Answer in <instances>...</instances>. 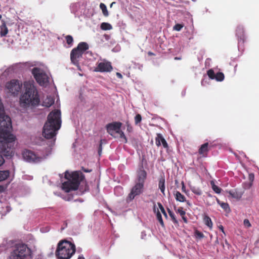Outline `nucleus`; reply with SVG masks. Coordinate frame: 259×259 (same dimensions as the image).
<instances>
[{
  "instance_id": "nucleus-1",
  "label": "nucleus",
  "mask_w": 259,
  "mask_h": 259,
  "mask_svg": "<svg viewBox=\"0 0 259 259\" xmlns=\"http://www.w3.org/2000/svg\"><path fill=\"white\" fill-rule=\"evenodd\" d=\"M12 123L10 117L6 115L5 111L0 113V142L3 143L1 152L6 157L14 155L13 142L15 137L11 134Z\"/></svg>"
},
{
  "instance_id": "nucleus-2",
  "label": "nucleus",
  "mask_w": 259,
  "mask_h": 259,
  "mask_svg": "<svg viewBox=\"0 0 259 259\" xmlns=\"http://www.w3.org/2000/svg\"><path fill=\"white\" fill-rule=\"evenodd\" d=\"M24 92L20 97V104L24 108L35 107L40 103V98L33 80L24 82Z\"/></svg>"
},
{
  "instance_id": "nucleus-3",
  "label": "nucleus",
  "mask_w": 259,
  "mask_h": 259,
  "mask_svg": "<svg viewBox=\"0 0 259 259\" xmlns=\"http://www.w3.org/2000/svg\"><path fill=\"white\" fill-rule=\"evenodd\" d=\"M61 125V111L59 110H54L51 112L44 126L42 134L44 137L48 139L53 138L57 135Z\"/></svg>"
},
{
  "instance_id": "nucleus-4",
  "label": "nucleus",
  "mask_w": 259,
  "mask_h": 259,
  "mask_svg": "<svg viewBox=\"0 0 259 259\" xmlns=\"http://www.w3.org/2000/svg\"><path fill=\"white\" fill-rule=\"evenodd\" d=\"M64 177L67 181L62 183V187L66 192L76 190L78 188L80 182L84 179L82 173L77 171L72 173L66 171Z\"/></svg>"
},
{
  "instance_id": "nucleus-5",
  "label": "nucleus",
  "mask_w": 259,
  "mask_h": 259,
  "mask_svg": "<svg viewBox=\"0 0 259 259\" xmlns=\"http://www.w3.org/2000/svg\"><path fill=\"white\" fill-rule=\"evenodd\" d=\"M75 251L74 244L67 240H62L58 244L55 254L58 259H70Z\"/></svg>"
},
{
  "instance_id": "nucleus-6",
  "label": "nucleus",
  "mask_w": 259,
  "mask_h": 259,
  "mask_svg": "<svg viewBox=\"0 0 259 259\" xmlns=\"http://www.w3.org/2000/svg\"><path fill=\"white\" fill-rule=\"evenodd\" d=\"M32 251L27 245L23 243L17 244L11 252L10 259H30Z\"/></svg>"
},
{
  "instance_id": "nucleus-7",
  "label": "nucleus",
  "mask_w": 259,
  "mask_h": 259,
  "mask_svg": "<svg viewBox=\"0 0 259 259\" xmlns=\"http://www.w3.org/2000/svg\"><path fill=\"white\" fill-rule=\"evenodd\" d=\"M89 45L85 42H79L77 47L73 49L70 53L71 63L79 68V61L82 57L83 54L89 49Z\"/></svg>"
},
{
  "instance_id": "nucleus-8",
  "label": "nucleus",
  "mask_w": 259,
  "mask_h": 259,
  "mask_svg": "<svg viewBox=\"0 0 259 259\" xmlns=\"http://www.w3.org/2000/svg\"><path fill=\"white\" fill-rule=\"evenodd\" d=\"M22 83L21 81L13 79L6 82L5 89L7 92L14 97L17 96L21 92Z\"/></svg>"
},
{
  "instance_id": "nucleus-9",
  "label": "nucleus",
  "mask_w": 259,
  "mask_h": 259,
  "mask_svg": "<svg viewBox=\"0 0 259 259\" xmlns=\"http://www.w3.org/2000/svg\"><path fill=\"white\" fill-rule=\"evenodd\" d=\"M31 73L36 82L41 86L47 85L49 82V78L46 73L41 69L34 67Z\"/></svg>"
},
{
  "instance_id": "nucleus-10",
  "label": "nucleus",
  "mask_w": 259,
  "mask_h": 259,
  "mask_svg": "<svg viewBox=\"0 0 259 259\" xmlns=\"http://www.w3.org/2000/svg\"><path fill=\"white\" fill-rule=\"evenodd\" d=\"M144 186V185L135 183V186L132 188L131 191L127 197V201H131L136 196L142 194L143 192Z\"/></svg>"
},
{
  "instance_id": "nucleus-11",
  "label": "nucleus",
  "mask_w": 259,
  "mask_h": 259,
  "mask_svg": "<svg viewBox=\"0 0 259 259\" xmlns=\"http://www.w3.org/2000/svg\"><path fill=\"white\" fill-rule=\"evenodd\" d=\"M24 159L28 162H39L42 159V158L37 156L35 153L29 150H25L23 153Z\"/></svg>"
},
{
  "instance_id": "nucleus-12",
  "label": "nucleus",
  "mask_w": 259,
  "mask_h": 259,
  "mask_svg": "<svg viewBox=\"0 0 259 259\" xmlns=\"http://www.w3.org/2000/svg\"><path fill=\"white\" fill-rule=\"evenodd\" d=\"M112 70V67L111 63L109 62H102L99 63L97 67L95 68L96 72H110Z\"/></svg>"
},
{
  "instance_id": "nucleus-13",
  "label": "nucleus",
  "mask_w": 259,
  "mask_h": 259,
  "mask_svg": "<svg viewBox=\"0 0 259 259\" xmlns=\"http://www.w3.org/2000/svg\"><path fill=\"white\" fill-rule=\"evenodd\" d=\"M147 178V172L142 166L138 171L137 179L135 183L144 185L145 181Z\"/></svg>"
},
{
  "instance_id": "nucleus-14",
  "label": "nucleus",
  "mask_w": 259,
  "mask_h": 259,
  "mask_svg": "<svg viewBox=\"0 0 259 259\" xmlns=\"http://www.w3.org/2000/svg\"><path fill=\"white\" fill-rule=\"evenodd\" d=\"M122 123L120 122H115L109 123L106 125L107 132L111 136H113L114 131L116 133L120 130Z\"/></svg>"
},
{
  "instance_id": "nucleus-15",
  "label": "nucleus",
  "mask_w": 259,
  "mask_h": 259,
  "mask_svg": "<svg viewBox=\"0 0 259 259\" xmlns=\"http://www.w3.org/2000/svg\"><path fill=\"white\" fill-rule=\"evenodd\" d=\"M155 144L158 147H159L162 144L164 148L166 149H168V145L161 134H157L156 137L155 138Z\"/></svg>"
},
{
  "instance_id": "nucleus-16",
  "label": "nucleus",
  "mask_w": 259,
  "mask_h": 259,
  "mask_svg": "<svg viewBox=\"0 0 259 259\" xmlns=\"http://www.w3.org/2000/svg\"><path fill=\"white\" fill-rule=\"evenodd\" d=\"M236 34L238 37L239 44H243L245 40L244 30L241 26H238L236 30Z\"/></svg>"
},
{
  "instance_id": "nucleus-17",
  "label": "nucleus",
  "mask_w": 259,
  "mask_h": 259,
  "mask_svg": "<svg viewBox=\"0 0 259 259\" xmlns=\"http://www.w3.org/2000/svg\"><path fill=\"white\" fill-rule=\"evenodd\" d=\"M2 25L0 26V36L4 37L8 33V29L6 25V23L4 20L2 21Z\"/></svg>"
},
{
  "instance_id": "nucleus-18",
  "label": "nucleus",
  "mask_w": 259,
  "mask_h": 259,
  "mask_svg": "<svg viewBox=\"0 0 259 259\" xmlns=\"http://www.w3.org/2000/svg\"><path fill=\"white\" fill-rule=\"evenodd\" d=\"M154 206H153V211L155 213H156V218H157V220L159 221V223L160 224V225H161V226L162 227H164V222L163 221V220H162V216H161V214L160 212V211H159L158 209H156V205L154 203Z\"/></svg>"
},
{
  "instance_id": "nucleus-19",
  "label": "nucleus",
  "mask_w": 259,
  "mask_h": 259,
  "mask_svg": "<svg viewBox=\"0 0 259 259\" xmlns=\"http://www.w3.org/2000/svg\"><path fill=\"white\" fill-rule=\"evenodd\" d=\"M208 151V143H205L202 144L200 147L198 152L199 154L205 156Z\"/></svg>"
},
{
  "instance_id": "nucleus-20",
  "label": "nucleus",
  "mask_w": 259,
  "mask_h": 259,
  "mask_svg": "<svg viewBox=\"0 0 259 259\" xmlns=\"http://www.w3.org/2000/svg\"><path fill=\"white\" fill-rule=\"evenodd\" d=\"M216 200L217 203L226 212L229 213L231 211L229 205L227 203L221 202L217 197H216Z\"/></svg>"
},
{
  "instance_id": "nucleus-21",
  "label": "nucleus",
  "mask_w": 259,
  "mask_h": 259,
  "mask_svg": "<svg viewBox=\"0 0 259 259\" xmlns=\"http://www.w3.org/2000/svg\"><path fill=\"white\" fill-rule=\"evenodd\" d=\"M10 172L9 170H0V182L7 180L10 176Z\"/></svg>"
},
{
  "instance_id": "nucleus-22",
  "label": "nucleus",
  "mask_w": 259,
  "mask_h": 259,
  "mask_svg": "<svg viewBox=\"0 0 259 259\" xmlns=\"http://www.w3.org/2000/svg\"><path fill=\"white\" fill-rule=\"evenodd\" d=\"M158 187L163 194L165 195V179L164 177H161L160 179H159Z\"/></svg>"
},
{
  "instance_id": "nucleus-23",
  "label": "nucleus",
  "mask_w": 259,
  "mask_h": 259,
  "mask_svg": "<svg viewBox=\"0 0 259 259\" xmlns=\"http://www.w3.org/2000/svg\"><path fill=\"white\" fill-rule=\"evenodd\" d=\"M175 198L177 201L183 202L186 201L185 197L182 195L179 191H177L175 194Z\"/></svg>"
},
{
  "instance_id": "nucleus-24",
  "label": "nucleus",
  "mask_w": 259,
  "mask_h": 259,
  "mask_svg": "<svg viewBox=\"0 0 259 259\" xmlns=\"http://www.w3.org/2000/svg\"><path fill=\"white\" fill-rule=\"evenodd\" d=\"M204 224L208 226L209 229H211L212 228L213 224L211 219L208 215H205L203 218Z\"/></svg>"
},
{
  "instance_id": "nucleus-25",
  "label": "nucleus",
  "mask_w": 259,
  "mask_h": 259,
  "mask_svg": "<svg viewBox=\"0 0 259 259\" xmlns=\"http://www.w3.org/2000/svg\"><path fill=\"white\" fill-rule=\"evenodd\" d=\"M100 8L102 11V13L103 15L107 17L109 16V12L107 10L106 6L104 3H100Z\"/></svg>"
},
{
  "instance_id": "nucleus-26",
  "label": "nucleus",
  "mask_w": 259,
  "mask_h": 259,
  "mask_svg": "<svg viewBox=\"0 0 259 259\" xmlns=\"http://www.w3.org/2000/svg\"><path fill=\"white\" fill-rule=\"evenodd\" d=\"M101 29L103 30H108L112 29V25L106 22H103L100 26Z\"/></svg>"
},
{
  "instance_id": "nucleus-27",
  "label": "nucleus",
  "mask_w": 259,
  "mask_h": 259,
  "mask_svg": "<svg viewBox=\"0 0 259 259\" xmlns=\"http://www.w3.org/2000/svg\"><path fill=\"white\" fill-rule=\"evenodd\" d=\"M210 185L213 191L217 194H220L221 192L222 189L217 186L213 181H210Z\"/></svg>"
},
{
  "instance_id": "nucleus-28",
  "label": "nucleus",
  "mask_w": 259,
  "mask_h": 259,
  "mask_svg": "<svg viewBox=\"0 0 259 259\" xmlns=\"http://www.w3.org/2000/svg\"><path fill=\"white\" fill-rule=\"evenodd\" d=\"M191 190L195 194L198 195V196H200L202 194V192L201 190L198 187H196L195 186L191 187Z\"/></svg>"
},
{
  "instance_id": "nucleus-29",
  "label": "nucleus",
  "mask_w": 259,
  "mask_h": 259,
  "mask_svg": "<svg viewBox=\"0 0 259 259\" xmlns=\"http://www.w3.org/2000/svg\"><path fill=\"white\" fill-rule=\"evenodd\" d=\"M65 40L66 41V43L69 46V47H71L73 45V38L70 35H67L65 36Z\"/></svg>"
},
{
  "instance_id": "nucleus-30",
  "label": "nucleus",
  "mask_w": 259,
  "mask_h": 259,
  "mask_svg": "<svg viewBox=\"0 0 259 259\" xmlns=\"http://www.w3.org/2000/svg\"><path fill=\"white\" fill-rule=\"evenodd\" d=\"M224 74L222 72H218L215 75V78L214 79H215L218 81H222L224 79Z\"/></svg>"
},
{
  "instance_id": "nucleus-31",
  "label": "nucleus",
  "mask_w": 259,
  "mask_h": 259,
  "mask_svg": "<svg viewBox=\"0 0 259 259\" xmlns=\"http://www.w3.org/2000/svg\"><path fill=\"white\" fill-rule=\"evenodd\" d=\"M167 211H168V213L169 216L170 217L173 222L175 224H177L178 223V222L175 217L174 213L172 211H171L169 208H167Z\"/></svg>"
},
{
  "instance_id": "nucleus-32",
  "label": "nucleus",
  "mask_w": 259,
  "mask_h": 259,
  "mask_svg": "<svg viewBox=\"0 0 259 259\" xmlns=\"http://www.w3.org/2000/svg\"><path fill=\"white\" fill-rule=\"evenodd\" d=\"M229 195L233 198L238 199L240 197L238 193L234 190H230L229 191Z\"/></svg>"
},
{
  "instance_id": "nucleus-33",
  "label": "nucleus",
  "mask_w": 259,
  "mask_h": 259,
  "mask_svg": "<svg viewBox=\"0 0 259 259\" xmlns=\"http://www.w3.org/2000/svg\"><path fill=\"white\" fill-rule=\"evenodd\" d=\"M158 205V207L159 208V209H160L161 212L162 213V214H163V215L164 216V217L165 218H167V213L164 209V208L163 207V206H162V204L160 202H158L157 203Z\"/></svg>"
},
{
  "instance_id": "nucleus-34",
  "label": "nucleus",
  "mask_w": 259,
  "mask_h": 259,
  "mask_svg": "<svg viewBox=\"0 0 259 259\" xmlns=\"http://www.w3.org/2000/svg\"><path fill=\"white\" fill-rule=\"evenodd\" d=\"M207 74L208 77L210 79H214L215 74L214 73V71L212 69H209L207 71Z\"/></svg>"
},
{
  "instance_id": "nucleus-35",
  "label": "nucleus",
  "mask_w": 259,
  "mask_h": 259,
  "mask_svg": "<svg viewBox=\"0 0 259 259\" xmlns=\"http://www.w3.org/2000/svg\"><path fill=\"white\" fill-rule=\"evenodd\" d=\"M117 134H118L119 135L120 138L121 139H123L124 143H127V140L126 137H125L124 133L122 131L120 130L119 131L117 132Z\"/></svg>"
},
{
  "instance_id": "nucleus-36",
  "label": "nucleus",
  "mask_w": 259,
  "mask_h": 259,
  "mask_svg": "<svg viewBox=\"0 0 259 259\" xmlns=\"http://www.w3.org/2000/svg\"><path fill=\"white\" fill-rule=\"evenodd\" d=\"M142 116L140 114H138L135 117V122L136 124H138L141 122Z\"/></svg>"
},
{
  "instance_id": "nucleus-37",
  "label": "nucleus",
  "mask_w": 259,
  "mask_h": 259,
  "mask_svg": "<svg viewBox=\"0 0 259 259\" xmlns=\"http://www.w3.org/2000/svg\"><path fill=\"white\" fill-rule=\"evenodd\" d=\"M125 125L126 126V127H127V131L128 132V133H131L133 132V127L131 125L129 121H126L125 122Z\"/></svg>"
},
{
  "instance_id": "nucleus-38",
  "label": "nucleus",
  "mask_w": 259,
  "mask_h": 259,
  "mask_svg": "<svg viewBox=\"0 0 259 259\" xmlns=\"http://www.w3.org/2000/svg\"><path fill=\"white\" fill-rule=\"evenodd\" d=\"M184 25L181 24H177L174 27V29L176 31H180L183 27Z\"/></svg>"
},
{
  "instance_id": "nucleus-39",
  "label": "nucleus",
  "mask_w": 259,
  "mask_h": 259,
  "mask_svg": "<svg viewBox=\"0 0 259 259\" xmlns=\"http://www.w3.org/2000/svg\"><path fill=\"white\" fill-rule=\"evenodd\" d=\"M195 234L196 236V237L199 238H203L204 237V234L202 232L198 230H196L195 231Z\"/></svg>"
},
{
  "instance_id": "nucleus-40",
  "label": "nucleus",
  "mask_w": 259,
  "mask_h": 259,
  "mask_svg": "<svg viewBox=\"0 0 259 259\" xmlns=\"http://www.w3.org/2000/svg\"><path fill=\"white\" fill-rule=\"evenodd\" d=\"M177 211L180 213L181 217H184V215H185L186 212L183 210V208L182 207H179Z\"/></svg>"
},
{
  "instance_id": "nucleus-41",
  "label": "nucleus",
  "mask_w": 259,
  "mask_h": 259,
  "mask_svg": "<svg viewBox=\"0 0 259 259\" xmlns=\"http://www.w3.org/2000/svg\"><path fill=\"white\" fill-rule=\"evenodd\" d=\"M103 141H105V140H101L100 142V144L98 148V154L99 155H101L102 153Z\"/></svg>"
},
{
  "instance_id": "nucleus-42",
  "label": "nucleus",
  "mask_w": 259,
  "mask_h": 259,
  "mask_svg": "<svg viewBox=\"0 0 259 259\" xmlns=\"http://www.w3.org/2000/svg\"><path fill=\"white\" fill-rule=\"evenodd\" d=\"M244 225L247 227L249 228L251 227V224L248 219H245L243 221Z\"/></svg>"
},
{
  "instance_id": "nucleus-43",
  "label": "nucleus",
  "mask_w": 259,
  "mask_h": 259,
  "mask_svg": "<svg viewBox=\"0 0 259 259\" xmlns=\"http://www.w3.org/2000/svg\"><path fill=\"white\" fill-rule=\"evenodd\" d=\"M254 176L253 174L250 173L249 174L248 179L250 182H253V181L254 180Z\"/></svg>"
},
{
  "instance_id": "nucleus-44",
  "label": "nucleus",
  "mask_w": 259,
  "mask_h": 259,
  "mask_svg": "<svg viewBox=\"0 0 259 259\" xmlns=\"http://www.w3.org/2000/svg\"><path fill=\"white\" fill-rule=\"evenodd\" d=\"M5 162V160L2 155H0V166Z\"/></svg>"
},
{
  "instance_id": "nucleus-45",
  "label": "nucleus",
  "mask_w": 259,
  "mask_h": 259,
  "mask_svg": "<svg viewBox=\"0 0 259 259\" xmlns=\"http://www.w3.org/2000/svg\"><path fill=\"white\" fill-rule=\"evenodd\" d=\"M63 225H64V226L62 227L61 228V230H64L65 229V228L67 227V222L65 221L64 222V224Z\"/></svg>"
},
{
  "instance_id": "nucleus-46",
  "label": "nucleus",
  "mask_w": 259,
  "mask_h": 259,
  "mask_svg": "<svg viewBox=\"0 0 259 259\" xmlns=\"http://www.w3.org/2000/svg\"><path fill=\"white\" fill-rule=\"evenodd\" d=\"M82 170L84 171V172H91L92 171L91 169H86V168H84L83 167L82 168Z\"/></svg>"
},
{
  "instance_id": "nucleus-47",
  "label": "nucleus",
  "mask_w": 259,
  "mask_h": 259,
  "mask_svg": "<svg viewBox=\"0 0 259 259\" xmlns=\"http://www.w3.org/2000/svg\"><path fill=\"white\" fill-rule=\"evenodd\" d=\"M116 76L119 78H122V74L120 73L117 72L116 73Z\"/></svg>"
},
{
  "instance_id": "nucleus-48",
  "label": "nucleus",
  "mask_w": 259,
  "mask_h": 259,
  "mask_svg": "<svg viewBox=\"0 0 259 259\" xmlns=\"http://www.w3.org/2000/svg\"><path fill=\"white\" fill-rule=\"evenodd\" d=\"M219 228L220 230H221V231H222L223 233H225L224 230V227H223V226L220 225V226L219 227Z\"/></svg>"
},
{
  "instance_id": "nucleus-49",
  "label": "nucleus",
  "mask_w": 259,
  "mask_h": 259,
  "mask_svg": "<svg viewBox=\"0 0 259 259\" xmlns=\"http://www.w3.org/2000/svg\"><path fill=\"white\" fill-rule=\"evenodd\" d=\"M182 219L183 220L184 222L186 223H187V218L184 215V217H182Z\"/></svg>"
},
{
  "instance_id": "nucleus-50",
  "label": "nucleus",
  "mask_w": 259,
  "mask_h": 259,
  "mask_svg": "<svg viewBox=\"0 0 259 259\" xmlns=\"http://www.w3.org/2000/svg\"><path fill=\"white\" fill-rule=\"evenodd\" d=\"M148 55L149 56H155V54L152 53V52H148Z\"/></svg>"
},
{
  "instance_id": "nucleus-51",
  "label": "nucleus",
  "mask_w": 259,
  "mask_h": 259,
  "mask_svg": "<svg viewBox=\"0 0 259 259\" xmlns=\"http://www.w3.org/2000/svg\"><path fill=\"white\" fill-rule=\"evenodd\" d=\"M4 191V187L0 185V192H2Z\"/></svg>"
},
{
  "instance_id": "nucleus-52",
  "label": "nucleus",
  "mask_w": 259,
  "mask_h": 259,
  "mask_svg": "<svg viewBox=\"0 0 259 259\" xmlns=\"http://www.w3.org/2000/svg\"><path fill=\"white\" fill-rule=\"evenodd\" d=\"M77 259H85L82 255H80Z\"/></svg>"
},
{
  "instance_id": "nucleus-53",
  "label": "nucleus",
  "mask_w": 259,
  "mask_h": 259,
  "mask_svg": "<svg viewBox=\"0 0 259 259\" xmlns=\"http://www.w3.org/2000/svg\"><path fill=\"white\" fill-rule=\"evenodd\" d=\"M182 190L183 192H185V185L184 184V183H183V186H182Z\"/></svg>"
},
{
  "instance_id": "nucleus-54",
  "label": "nucleus",
  "mask_w": 259,
  "mask_h": 259,
  "mask_svg": "<svg viewBox=\"0 0 259 259\" xmlns=\"http://www.w3.org/2000/svg\"><path fill=\"white\" fill-rule=\"evenodd\" d=\"M115 4V2H112L111 4H110V7H112L113 6V4Z\"/></svg>"
},
{
  "instance_id": "nucleus-55",
  "label": "nucleus",
  "mask_w": 259,
  "mask_h": 259,
  "mask_svg": "<svg viewBox=\"0 0 259 259\" xmlns=\"http://www.w3.org/2000/svg\"><path fill=\"white\" fill-rule=\"evenodd\" d=\"M175 60H180V59H181V58H179V57H175Z\"/></svg>"
},
{
  "instance_id": "nucleus-56",
  "label": "nucleus",
  "mask_w": 259,
  "mask_h": 259,
  "mask_svg": "<svg viewBox=\"0 0 259 259\" xmlns=\"http://www.w3.org/2000/svg\"><path fill=\"white\" fill-rule=\"evenodd\" d=\"M2 18V15L0 14V20H1Z\"/></svg>"
},
{
  "instance_id": "nucleus-57",
  "label": "nucleus",
  "mask_w": 259,
  "mask_h": 259,
  "mask_svg": "<svg viewBox=\"0 0 259 259\" xmlns=\"http://www.w3.org/2000/svg\"><path fill=\"white\" fill-rule=\"evenodd\" d=\"M187 204H189V205H190V204L189 201H187Z\"/></svg>"
},
{
  "instance_id": "nucleus-58",
  "label": "nucleus",
  "mask_w": 259,
  "mask_h": 259,
  "mask_svg": "<svg viewBox=\"0 0 259 259\" xmlns=\"http://www.w3.org/2000/svg\"><path fill=\"white\" fill-rule=\"evenodd\" d=\"M120 188V187H116V189Z\"/></svg>"
},
{
  "instance_id": "nucleus-59",
  "label": "nucleus",
  "mask_w": 259,
  "mask_h": 259,
  "mask_svg": "<svg viewBox=\"0 0 259 259\" xmlns=\"http://www.w3.org/2000/svg\"><path fill=\"white\" fill-rule=\"evenodd\" d=\"M193 1H195V0H192Z\"/></svg>"
}]
</instances>
